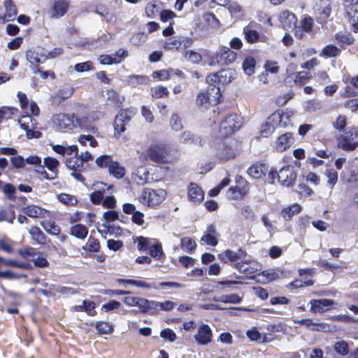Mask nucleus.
Segmentation results:
<instances>
[{"label": "nucleus", "instance_id": "3", "mask_svg": "<svg viewBox=\"0 0 358 358\" xmlns=\"http://www.w3.org/2000/svg\"><path fill=\"white\" fill-rule=\"evenodd\" d=\"M62 52L61 48H55L54 50L48 52L43 48L36 47L33 50L27 51L26 58L29 64L32 65L35 64L43 63L48 57L54 58Z\"/></svg>", "mask_w": 358, "mask_h": 358}, {"label": "nucleus", "instance_id": "43", "mask_svg": "<svg viewBox=\"0 0 358 358\" xmlns=\"http://www.w3.org/2000/svg\"><path fill=\"white\" fill-rule=\"evenodd\" d=\"M218 259L224 263H228L229 262L234 263L238 261L235 251L231 250H226L222 253L219 254Z\"/></svg>", "mask_w": 358, "mask_h": 358}, {"label": "nucleus", "instance_id": "11", "mask_svg": "<svg viewBox=\"0 0 358 358\" xmlns=\"http://www.w3.org/2000/svg\"><path fill=\"white\" fill-rule=\"evenodd\" d=\"M38 122L36 119L29 115L27 113L24 114V131L26 132V136L28 139L39 138L42 133L36 130Z\"/></svg>", "mask_w": 358, "mask_h": 358}, {"label": "nucleus", "instance_id": "49", "mask_svg": "<svg viewBox=\"0 0 358 358\" xmlns=\"http://www.w3.org/2000/svg\"><path fill=\"white\" fill-rule=\"evenodd\" d=\"M113 162L112 157L108 155L99 156L96 159V164L99 168H108V169Z\"/></svg>", "mask_w": 358, "mask_h": 358}, {"label": "nucleus", "instance_id": "63", "mask_svg": "<svg viewBox=\"0 0 358 358\" xmlns=\"http://www.w3.org/2000/svg\"><path fill=\"white\" fill-rule=\"evenodd\" d=\"M346 124V117L344 115H339L336 120L333 122L334 129L339 131H343Z\"/></svg>", "mask_w": 358, "mask_h": 358}, {"label": "nucleus", "instance_id": "54", "mask_svg": "<svg viewBox=\"0 0 358 358\" xmlns=\"http://www.w3.org/2000/svg\"><path fill=\"white\" fill-rule=\"evenodd\" d=\"M74 92V89L73 87H66L64 89H61L57 91L55 96V99H59V103L61 102V101L65 100L70 97Z\"/></svg>", "mask_w": 358, "mask_h": 358}, {"label": "nucleus", "instance_id": "18", "mask_svg": "<svg viewBox=\"0 0 358 358\" xmlns=\"http://www.w3.org/2000/svg\"><path fill=\"white\" fill-rule=\"evenodd\" d=\"M334 303V300L329 299L311 300V310L315 313H323L327 310H329Z\"/></svg>", "mask_w": 358, "mask_h": 358}, {"label": "nucleus", "instance_id": "40", "mask_svg": "<svg viewBox=\"0 0 358 358\" xmlns=\"http://www.w3.org/2000/svg\"><path fill=\"white\" fill-rule=\"evenodd\" d=\"M335 38L338 43L348 45H352L355 41V38L352 34L346 31L338 32L335 36Z\"/></svg>", "mask_w": 358, "mask_h": 358}, {"label": "nucleus", "instance_id": "59", "mask_svg": "<svg viewBox=\"0 0 358 358\" xmlns=\"http://www.w3.org/2000/svg\"><path fill=\"white\" fill-rule=\"evenodd\" d=\"M326 176L328 178V184L333 188L338 180V173L334 169H328L326 171Z\"/></svg>", "mask_w": 358, "mask_h": 358}, {"label": "nucleus", "instance_id": "23", "mask_svg": "<svg viewBox=\"0 0 358 358\" xmlns=\"http://www.w3.org/2000/svg\"><path fill=\"white\" fill-rule=\"evenodd\" d=\"M188 197L194 203H200L204 198V193L198 185L191 182L188 188Z\"/></svg>", "mask_w": 358, "mask_h": 358}, {"label": "nucleus", "instance_id": "35", "mask_svg": "<svg viewBox=\"0 0 358 358\" xmlns=\"http://www.w3.org/2000/svg\"><path fill=\"white\" fill-rule=\"evenodd\" d=\"M27 165L33 166L34 169H43L41 159L37 155H31L26 159H24V171H28V169L27 168Z\"/></svg>", "mask_w": 358, "mask_h": 358}, {"label": "nucleus", "instance_id": "31", "mask_svg": "<svg viewBox=\"0 0 358 358\" xmlns=\"http://www.w3.org/2000/svg\"><path fill=\"white\" fill-rule=\"evenodd\" d=\"M46 211L41 207L36 205H30L27 207H24V214H26L30 217H44Z\"/></svg>", "mask_w": 358, "mask_h": 358}, {"label": "nucleus", "instance_id": "46", "mask_svg": "<svg viewBox=\"0 0 358 358\" xmlns=\"http://www.w3.org/2000/svg\"><path fill=\"white\" fill-rule=\"evenodd\" d=\"M335 352L341 356H346L350 352L348 344L345 341H337L334 345Z\"/></svg>", "mask_w": 358, "mask_h": 358}, {"label": "nucleus", "instance_id": "1", "mask_svg": "<svg viewBox=\"0 0 358 358\" xmlns=\"http://www.w3.org/2000/svg\"><path fill=\"white\" fill-rule=\"evenodd\" d=\"M289 120V115L282 112L276 111L271 114L261 126L260 134L262 137L267 138L273 134L276 127H286Z\"/></svg>", "mask_w": 358, "mask_h": 358}, {"label": "nucleus", "instance_id": "61", "mask_svg": "<svg viewBox=\"0 0 358 358\" xmlns=\"http://www.w3.org/2000/svg\"><path fill=\"white\" fill-rule=\"evenodd\" d=\"M185 57L192 63H199L201 60V55L194 50L186 51Z\"/></svg>", "mask_w": 358, "mask_h": 358}, {"label": "nucleus", "instance_id": "15", "mask_svg": "<svg viewBox=\"0 0 358 358\" xmlns=\"http://www.w3.org/2000/svg\"><path fill=\"white\" fill-rule=\"evenodd\" d=\"M234 266L240 273L245 275L253 274L262 268L261 264L258 262L248 259L238 262Z\"/></svg>", "mask_w": 358, "mask_h": 358}, {"label": "nucleus", "instance_id": "17", "mask_svg": "<svg viewBox=\"0 0 358 358\" xmlns=\"http://www.w3.org/2000/svg\"><path fill=\"white\" fill-rule=\"evenodd\" d=\"M20 111L17 108L14 107H8V106H2L0 108V123L3 120H7L9 119L14 118L15 117H18L17 122L20 124V127L22 128V122L20 118V115H19Z\"/></svg>", "mask_w": 358, "mask_h": 358}, {"label": "nucleus", "instance_id": "56", "mask_svg": "<svg viewBox=\"0 0 358 358\" xmlns=\"http://www.w3.org/2000/svg\"><path fill=\"white\" fill-rule=\"evenodd\" d=\"M14 243L8 238L0 239V250L6 253H11L13 251Z\"/></svg>", "mask_w": 358, "mask_h": 358}, {"label": "nucleus", "instance_id": "50", "mask_svg": "<svg viewBox=\"0 0 358 358\" xmlns=\"http://www.w3.org/2000/svg\"><path fill=\"white\" fill-rule=\"evenodd\" d=\"M148 80L149 78L147 76L133 75L129 76L128 83L132 87H136L138 85L145 84Z\"/></svg>", "mask_w": 358, "mask_h": 358}, {"label": "nucleus", "instance_id": "47", "mask_svg": "<svg viewBox=\"0 0 358 358\" xmlns=\"http://www.w3.org/2000/svg\"><path fill=\"white\" fill-rule=\"evenodd\" d=\"M44 230L50 235H58L60 233V227L50 221H45L41 223Z\"/></svg>", "mask_w": 358, "mask_h": 358}, {"label": "nucleus", "instance_id": "58", "mask_svg": "<svg viewBox=\"0 0 358 358\" xmlns=\"http://www.w3.org/2000/svg\"><path fill=\"white\" fill-rule=\"evenodd\" d=\"M224 72V70L218 71L217 73H214L208 75L206 77V82L208 83V87L210 85H215L216 87L217 86V82H220V76H222V73Z\"/></svg>", "mask_w": 358, "mask_h": 358}, {"label": "nucleus", "instance_id": "8", "mask_svg": "<svg viewBox=\"0 0 358 358\" xmlns=\"http://www.w3.org/2000/svg\"><path fill=\"white\" fill-rule=\"evenodd\" d=\"M166 196V192L163 189H152L145 188L141 197V202L147 203L149 206H155L161 203Z\"/></svg>", "mask_w": 358, "mask_h": 358}, {"label": "nucleus", "instance_id": "44", "mask_svg": "<svg viewBox=\"0 0 358 358\" xmlns=\"http://www.w3.org/2000/svg\"><path fill=\"white\" fill-rule=\"evenodd\" d=\"M180 246L184 251L192 254L196 246V243L191 238L184 237L180 240Z\"/></svg>", "mask_w": 358, "mask_h": 358}, {"label": "nucleus", "instance_id": "57", "mask_svg": "<svg viewBox=\"0 0 358 358\" xmlns=\"http://www.w3.org/2000/svg\"><path fill=\"white\" fill-rule=\"evenodd\" d=\"M99 62L101 64H118L121 62L120 58L117 57H113L109 55H102L99 57Z\"/></svg>", "mask_w": 358, "mask_h": 358}, {"label": "nucleus", "instance_id": "62", "mask_svg": "<svg viewBox=\"0 0 358 358\" xmlns=\"http://www.w3.org/2000/svg\"><path fill=\"white\" fill-rule=\"evenodd\" d=\"M127 123H126L123 119L117 115L115 116V121H114V129L115 131H116L118 134H120L122 132H124L126 129L125 125Z\"/></svg>", "mask_w": 358, "mask_h": 358}, {"label": "nucleus", "instance_id": "53", "mask_svg": "<svg viewBox=\"0 0 358 358\" xmlns=\"http://www.w3.org/2000/svg\"><path fill=\"white\" fill-rule=\"evenodd\" d=\"M345 92L350 96L358 95V76L351 78L350 85L346 87Z\"/></svg>", "mask_w": 358, "mask_h": 358}, {"label": "nucleus", "instance_id": "20", "mask_svg": "<svg viewBox=\"0 0 358 358\" xmlns=\"http://www.w3.org/2000/svg\"><path fill=\"white\" fill-rule=\"evenodd\" d=\"M282 272L279 269H267L257 275V281L261 283H266L275 280L281 277Z\"/></svg>", "mask_w": 358, "mask_h": 358}, {"label": "nucleus", "instance_id": "26", "mask_svg": "<svg viewBox=\"0 0 358 358\" xmlns=\"http://www.w3.org/2000/svg\"><path fill=\"white\" fill-rule=\"evenodd\" d=\"M96 303L94 301L83 300L81 305L73 306V310L76 312H85L90 316H94L96 314L95 310Z\"/></svg>", "mask_w": 358, "mask_h": 358}, {"label": "nucleus", "instance_id": "28", "mask_svg": "<svg viewBox=\"0 0 358 358\" xmlns=\"http://www.w3.org/2000/svg\"><path fill=\"white\" fill-rule=\"evenodd\" d=\"M29 233L33 243H36L38 245L45 244L47 237L38 227H31L29 230Z\"/></svg>", "mask_w": 358, "mask_h": 358}, {"label": "nucleus", "instance_id": "24", "mask_svg": "<svg viewBox=\"0 0 358 358\" xmlns=\"http://www.w3.org/2000/svg\"><path fill=\"white\" fill-rule=\"evenodd\" d=\"M346 15L350 23L358 28V3H350L345 5Z\"/></svg>", "mask_w": 358, "mask_h": 358}, {"label": "nucleus", "instance_id": "32", "mask_svg": "<svg viewBox=\"0 0 358 358\" xmlns=\"http://www.w3.org/2000/svg\"><path fill=\"white\" fill-rule=\"evenodd\" d=\"M243 34L245 41L249 43H255L261 40L259 32L248 26L243 28Z\"/></svg>", "mask_w": 358, "mask_h": 358}, {"label": "nucleus", "instance_id": "64", "mask_svg": "<svg viewBox=\"0 0 358 358\" xmlns=\"http://www.w3.org/2000/svg\"><path fill=\"white\" fill-rule=\"evenodd\" d=\"M160 336L170 342H173L176 339V334L171 329H164L161 331Z\"/></svg>", "mask_w": 358, "mask_h": 358}, {"label": "nucleus", "instance_id": "25", "mask_svg": "<svg viewBox=\"0 0 358 358\" xmlns=\"http://www.w3.org/2000/svg\"><path fill=\"white\" fill-rule=\"evenodd\" d=\"M279 20L284 29H289L296 24V17L294 13L288 10H284L280 13L279 15Z\"/></svg>", "mask_w": 358, "mask_h": 358}, {"label": "nucleus", "instance_id": "13", "mask_svg": "<svg viewBox=\"0 0 358 358\" xmlns=\"http://www.w3.org/2000/svg\"><path fill=\"white\" fill-rule=\"evenodd\" d=\"M236 53L228 47H222L215 57V62L221 65L226 66L235 61Z\"/></svg>", "mask_w": 358, "mask_h": 358}, {"label": "nucleus", "instance_id": "5", "mask_svg": "<svg viewBox=\"0 0 358 358\" xmlns=\"http://www.w3.org/2000/svg\"><path fill=\"white\" fill-rule=\"evenodd\" d=\"M222 94L220 88L215 85L208 87L206 92H200L197 95L196 104L199 107L208 108L209 103H217L220 101Z\"/></svg>", "mask_w": 358, "mask_h": 358}, {"label": "nucleus", "instance_id": "39", "mask_svg": "<svg viewBox=\"0 0 358 358\" xmlns=\"http://www.w3.org/2000/svg\"><path fill=\"white\" fill-rule=\"evenodd\" d=\"M95 328L99 334H110L114 331L113 325L108 322H96Z\"/></svg>", "mask_w": 358, "mask_h": 358}, {"label": "nucleus", "instance_id": "60", "mask_svg": "<svg viewBox=\"0 0 358 358\" xmlns=\"http://www.w3.org/2000/svg\"><path fill=\"white\" fill-rule=\"evenodd\" d=\"M87 247L89 251L92 252H96L100 249L99 241L96 238L90 236L87 243Z\"/></svg>", "mask_w": 358, "mask_h": 358}, {"label": "nucleus", "instance_id": "9", "mask_svg": "<svg viewBox=\"0 0 358 358\" xmlns=\"http://www.w3.org/2000/svg\"><path fill=\"white\" fill-rule=\"evenodd\" d=\"M313 9L317 15L316 21L322 24L327 22L331 13V3L329 0H319Z\"/></svg>", "mask_w": 358, "mask_h": 358}, {"label": "nucleus", "instance_id": "38", "mask_svg": "<svg viewBox=\"0 0 358 358\" xmlns=\"http://www.w3.org/2000/svg\"><path fill=\"white\" fill-rule=\"evenodd\" d=\"M108 172L117 179L122 178L125 175V169L120 166L117 162L114 161L110 165Z\"/></svg>", "mask_w": 358, "mask_h": 358}, {"label": "nucleus", "instance_id": "52", "mask_svg": "<svg viewBox=\"0 0 358 358\" xmlns=\"http://www.w3.org/2000/svg\"><path fill=\"white\" fill-rule=\"evenodd\" d=\"M58 200L65 204L74 206L78 203V199L73 195L62 193L57 196Z\"/></svg>", "mask_w": 358, "mask_h": 358}, {"label": "nucleus", "instance_id": "27", "mask_svg": "<svg viewBox=\"0 0 358 358\" xmlns=\"http://www.w3.org/2000/svg\"><path fill=\"white\" fill-rule=\"evenodd\" d=\"M180 141L185 143H192L199 146H203L205 141L198 136H194L190 131H184L180 135Z\"/></svg>", "mask_w": 358, "mask_h": 358}, {"label": "nucleus", "instance_id": "55", "mask_svg": "<svg viewBox=\"0 0 358 358\" xmlns=\"http://www.w3.org/2000/svg\"><path fill=\"white\" fill-rule=\"evenodd\" d=\"M44 164L48 168L49 171L52 173L57 172V166L59 163V161L55 158L47 157L44 159Z\"/></svg>", "mask_w": 358, "mask_h": 358}, {"label": "nucleus", "instance_id": "51", "mask_svg": "<svg viewBox=\"0 0 358 358\" xmlns=\"http://www.w3.org/2000/svg\"><path fill=\"white\" fill-rule=\"evenodd\" d=\"M299 323L310 328L312 331H320L324 328V324L314 323L311 319H302Z\"/></svg>", "mask_w": 358, "mask_h": 358}, {"label": "nucleus", "instance_id": "19", "mask_svg": "<svg viewBox=\"0 0 358 358\" xmlns=\"http://www.w3.org/2000/svg\"><path fill=\"white\" fill-rule=\"evenodd\" d=\"M69 3L66 0H56L50 10L51 17L59 18L62 17L67 11Z\"/></svg>", "mask_w": 358, "mask_h": 358}, {"label": "nucleus", "instance_id": "12", "mask_svg": "<svg viewBox=\"0 0 358 358\" xmlns=\"http://www.w3.org/2000/svg\"><path fill=\"white\" fill-rule=\"evenodd\" d=\"M76 115L74 113H60L54 117V122L58 125L59 129L71 130L76 127L75 123Z\"/></svg>", "mask_w": 358, "mask_h": 358}, {"label": "nucleus", "instance_id": "21", "mask_svg": "<svg viewBox=\"0 0 358 358\" xmlns=\"http://www.w3.org/2000/svg\"><path fill=\"white\" fill-rule=\"evenodd\" d=\"M234 150L228 145L225 142H221L218 144L216 155L222 161L229 160L235 156Z\"/></svg>", "mask_w": 358, "mask_h": 358}, {"label": "nucleus", "instance_id": "37", "mask_svg": "<svg viewBox=\"0 0 358 358\" xmlns=\"http://www.w3.org/2000/svg\"><path fill=\"white\" fill-rule=\"evenodd\" d=\"M341 50L334 45H327L323 48L320 56L324 57H336L341 55Z\"/></svg>", "mask_w": 358, "mask_h": 358}, {"label": "nucleus", "instance_id": "41", "mask_svg": "<svg viewBox=\"0 0 358 358\" xmlns=\"http://www.w3.org/2000/svg\"><path fill=\"white\" fill-rule=\"evenodd\" d=\"M213 300L216 302H224L226 303H239L241 298L236 294L223 295L222 296H214Z\"/></svg>", "mask_w": 358, "mask_h": 358}, {"label": "nucleus", "instance_id": "2", "mask_svg": "<svg viewBox=\"0 0 358 358\" xmlns=\"http://www.w3.org/2000/svg\"><path fill=\"white\" fill-rule=\"evenodd\" d=\"M296 172L292 166H286L281 168L279 171L277 169H271L268 178L271 182H273L275 178L277 177L278 182L284 187L292 186L296 178Z\"/></svg>", "mask_w": 358, "mask_h": 358}, {"label": "nucleus", "instance_id": "30", "mask_svg": "<svg viewBox=\"0 0 358 358\" xmlns=\"http://www.w3.org/2000/svg\"><path fill=\"white\" fill-rule=\"evenodd\" d=\"M301 210V206L298 203H294L283 208L281 211V215L285 220H290L295 215L299 213Z\"/></svg>", "mask_w": 358, "mask_h": 358}, {"label": "nucleus", "instance_id": "14", "mask_svg": "<svg viewBox=\"0 0 358 358\" xmlns=\"http://www.w3.org/2000/svg\"><path fill=\"white\" fill-rule=\"evenodd\" d=\"M196 342L201 345H206L212 341L213 332L208 324H201L194 335Z\"/></svg>", "mask_w": 358, "mask_h": 358}, {"label": "nucleus", "instance_id": "10", "mask_svg": "<svg viewBox=\"0 0 358 358\" xmlns=\"http://www.w3.org/2000/svg\"><path fill=\"white\" fill-rule=\"evenodd\" d=\"M166 150L164 144H155L150 147L147 151V158L155 163H164L166 162Z\"/></svg>", "mask_w": 358, "mask_h": 358}, {"label": "nucleus", "instance_id": "48", "mask_svg": "<svg viewBox=\"0 0 358 358\" xmlns=\"http://www.w3.org/2000/svg\"><path fill=\"white\" fill-rule=\"evenodd\" d=\"M180 45L181 43H180L179 36H175L168 38L166 41L164 45V49L169 50L174 49L179 50Z\"/></svg>", "mask_w": 358, "mask_h": 358}, {"label": "nucleus", "instance_id": "29", "mask_svg": "<svg viewBox=\"0 0 358 358\" xmlns=\"http://www.w3.org/2000/svg\"><path fill=\"white\" fill-rule=\"evenodd\" d=\"M266 170L267 168L264 164H255L248 169V173L252 178L258 179L265 175Z\"/></svg>", "mask_w": 358, "mask_h": 358}, {"label": "nucleus", "instance_id": "22", "mask_svg": "<svg viewBox=\"0 0 358 358\" xmlns=\"http://www.w3.org/2000/svg\"><path fill=\"white\" fill-rule=\"evenodd\" d=\"M294 143L293 135L290 132H287L280 136L276 141V148L282 152L289 148Z\"/></svg>", "mask_w": 358, "mask_h": 358}, {"label": "nucleus", "instance_id": "7", "mask_svg": "<svg viewBox=\"0 0 358 358\" xmlns=\"http://www.w3.org/2000/svg\"><path fill=\"white\" fill-rule=\"evenodd\" d=\"M241 119L236 113H229L220 122V133L223 137H227L242 126Z\"/></svg>", "mask_w": 358, "mask_h": 358}, {"label": "nucleus", "instance_id": "45", "mask_svg": "<svg viewBox=\"0 0 358 358\" xmlns=\"http://www.w3.org/2000/svg\"><path fill=\"white\" fill-rule=\"evenodd\" d=\"M256 65L255 59L252 57H247L243 62V69L244 72L248 75H252L255 71Z\"/></svg>", "mask_w": 358, "mask_h": 358}, {"label": "nucleus", "instance_id": "42", "mask_svg": "<svg viewBox=\"0 0 358 358\" xmlns=\"http://www.w3.org/2000/svg\"><path fill=\"white\" fill-rule=\"evenodd\" d=\"M247 193V189L243 187H231L228 190V196L231 199H241Z\"/></svg>", "mask_w": 358, "mask_h": 358}, {"label": "nucleus", "instance_id": "33", "mask_svg": "<svg viewBox=\"0 0 358 358\" xmlns=\"http://www.w3.org/2000/svg\"><path fill=\"white\" fill-rule=\"evenodd\" d=\"M66 166L73 171H78V172H82L85 169L84 164H82L80 159L78 158V157L67 159L66 160Z\"/></svg>", "mask_w": 358, "mask_h": 358}, {"label": "nucleus", "instance_id": "34", "mask_svg": "<svg viewBox=\"0 0 358 358\" xmlns=\"http://www.w3.org/2000/svg\"><path fill=\"white\" fill-rule=\"evenodd\" d=\"M149 253L152 257L159 261L164 260L166 257L162 250V243L159 241L149 248Z\"/></svg>", "mask_w": 358, "mask_h": 358}, {"label": "nucleus", "instance_id": "6", "mask_svg": "<svg viewBox=\"0 0 358 358\" xmlns=\"http://www.w3.org/2000/svg\"><path fill=\"white\" fill-rule=\"evenodd\" d=\"M33 262L36 267L44 268L49 265L47 259L40 252H36L34 248L27 247L24 248V269L31 268V263Z\"/></svg>", "mask_w": 358, "mask_h": 358}, {"label": "nucleus", "instance_id": "4", "mask_svg": "<svg viewBox=\"0 0 358 358\" xmlns=\"http://www.w3.org/2000/svg\"><path fill=\"white\" fill-rule=\"evenodd\" d=\"M337 146L345 151H353L358 147V129L353 127L336 137Z\"/></svg>", "mask_w": 358, "mask_h": 358}, {"label": "nucleus", "instance_id": "16", "mask_svg": "<svg viewBox=\"0 0 358 358\" xmlns=\"http://www.w3.org/2000/svg\"><path fill=\"white\" fill-rule=\"evenodd\" d=\"M5 13L0 16V22L5 23L8 21H13L17 15V8L12 0H6L3 3Z\"/></svg>", "mask_w": 358, "mask_h": 358}, {"label": "nucleus", "instance_id": "36", "mask_svg": "<svg viewBox=\"0 0 358 358\" xmlns=\"http://www.w3.org/2000/svg\"><path fill=\"white\" fill-rule=\"evenodd\" d=\"M70 234L78 238L84 239L88 234V229L85 225L77 224L71 227Z\"/></svg>", "mask_w": 358, "mask_h": 358}]
</instances>
